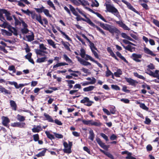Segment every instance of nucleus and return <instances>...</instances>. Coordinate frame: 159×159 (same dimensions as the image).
I'll return each mask as SVG.
<instances>
[{"label": "nucleus", "mask_w": 159, "mask_h": 159, "mask_svg": "<svg viewBox=\"0 0 159 159\" xmlns=\"http://www.w3.org/2000/svg\"><path fill=\"white\" fill-rule=\"evenodd\" d=\"M8 70L10 71H12L13 73H15L16 71L15 66L14 65L9 66L8 68Z\"/></svg>", "instance_id": "obj_44"}, {"label": "nucleus", "mask_w": 159, "mask_h": 159, "mask_svg": "<svg viewBox=\"0 0 159 159\" xmlns=\"http://www.w3.org/2000/svg\"><path fill=\"white\" fill-rule=\"evenodd\" d=\"M76 57L78 61L80 62V64L83 66H87L91 65L90 63L85 61L79 57L76 56Z\"/></svg>", "instance_id": "obj_18"}, {"label": "nucleus", "mask_w": 159, "mask_h": 159, "mask_svg": "<svg viewBox=\"0 0 159 159\" xmlns=\"http://www.w3.org/2000/svg\"><path fill=\"white\" fill-rule=\"evenodd\" d=\"M122 46L126 50H127L131 52H133V50L134 51L135 49V48L131 46V45H128L127 46H125L124 45L121 44Z\"/></svg>", "instance_id": "obj_20"}, {"label": "nucleus", "mask_w": 159, "mask_h": 159, "mask_svg": "<svg viewBox=\"0 0 159 159\" xmlns=\"http://www.w3.org/2000/svg\"><path fill=\"white\" fill-rule=\"evenodd\" d=\"M116 24H118L119 26L122 28L124 30L128 31L130 30V29L124 23L122 20L116 21Z\"/></svg>", "instance_id": "obj_15"}, {"label": "nucleus", "mask_w": 159, "mask_h": 159, "mask_svg": "<svg viewBox=\"0 0 159 159\" xmlns=\"http://www.w3.org/2000/svg\"><path fill=\"white\" fill-rule=\"evenodd\" d=\"M2 11L3 13L5 14L7 19V20H11L12 19V17L10 16V13L6 10L4 9H2Z\"/></svg>", "instance_id": "obj_23"}, {"label": "nucleus", "mask_w": 159, "mask_h": 159, "mask_svg": "<svg viewBox=\"0 0 159 159\" xmlns=\"http://www.w3.org/2000/svg\"><path fill=\"white\" fill-rule=\"evenodd\" d=\"M63 58L66 61L69 63H71L72 62V60L65 54L63 55Z\"/></svg>", "instance_id": "obj_43"}, {"label": "nucleus", "mask_w": 159, "mask_h": 159, "mask_svg": "<svg viewBox=\"0 0 159 159\" xmlns=\"http://www.w3.org/2000/svg\"><path fill=\"white\" fill-rule=\"evenodd\" d=\"M21 11L23 12L24 13L26 14V15L29 16H30V14H32V12H33L30 11L29 9H27L26 10H25L22 9H21Z\"/></svg>", "instance_id": "obj_47"}, {"label": "nucleus", "mask_w": 159, "mask_h": 159, "mask_svg": "<svg viewBox=\"0 0 159 159\" xmlns=\"http://www.w3.org/2000/svg\"><path fill=\"white\" fill-rule=\"evenodd\" d=\"M29 84H20L19 85L17 83V86L16 87V89H18L20 88H22L25 85H28Z\"/></svg>", "instance_id": "obj_59"}, {"label": "nucleus", "mask_w": 159, "mask_h": 159, "mask_svg": "<svg viewBox=\"0 0 159 159\" xmlns=\"http://www.w3.org/2000/svg\"><path fill=\"white\" fill-rule=\"evenodd\" d=\"M112 72L108 69V68H107V70L106 71V77H108L111 75H112Z\"/></svg>", "instance_id": "obj_56"}, {"label": "nucleus", "mask_w": 159, "mask_h": 159, "mask_svg": "<svg viewBox=\"0 0 159 159\" xmlns=\"http://www.w3.org/2000/svg\"><path fill=\"white\" fill-rule=\"evenodd\" d=\"M105 6H106V12H109L113 14L119 19L121 18L119 11L115 7L110 4L106 3Z\"/></svg>", "instance_id": "obj_3"}, {"label": "nucleus", "mask_w": 159, "mask_h": 159, "mask_svg": "<svg viewBox=\"0 0 159 159\" xmlns=\"http://www.w3.org/2000/svg\"><path fill=\"white\" fill-rule=\"evenodd\" d=\"M79 2H80L81 4L83 6H85L86 5H89V3L88 1H85V0H82V1L81 0H78Z\"/></svg>", "instance_id": "obj_57"}, {"label": "nucleus", "mask_w": 159, "mask_h": 159, "mask_svg": "<svg viewBox=\"0 0 159 159\" xmlns=\"http://www.w3.org/2000/svg\"><path fill=\"white\" fill-rule=\"evenodd\" d=\"M105 155L111 159H114V157L113 155L108 152H107L105 154Z\"/></svg>", "instance_id": "obj_60"}, {"label": "nucleus", "mask_w": 159, "mask_h": 159, "mask_svg": "<svg viewBox=\"0 0 159 159\" xmlns=\"http://www.w3.org/2000/svg\"><path fill=\"white\" fill-rule=\"evenodd\" d=\"M47 59V57H41V58H38L36 60V62L37 63H42L45 61L46 59Z\"/></svg>", "instance_id": "obj_42"}, {"label": "nucleus", "mask_w": 159, "mask_h": 159, "mask_svg": "<svg viewBox=\"0 0 159 159\" xmlns=\"http://www.w3.org/2000/svg\"><path fill=\"white\" fill-rule=\"evenodd\" d=\"M89 139L91 141H93L95 137V134L93 130H90L89 132Z\"/></svg>", "instance_id": "obj_34"}, {"label": "nucleus", "mask_w": 159, "mask_h": 159, "mask_svg": "<svg viewBox=\"0 0 159 159\" xmlns=\"http://www.w3.org/2000/svg\"><path fill=\"white\" fill-rule=\"evenodd\" d=\"M122 71L121 70L119 69H118L117 71L114 72V75L115 76L117 77H120V75L122 74Z\"/></svg>", "instance_id": "obj_39"}, {"label": "nucleus", "mask_w": 159, "mask_h": 159, "mask_svg": "<svg viewBox=\"0 0 159 159\" xmlns=\"http://www.w3.org/2000/svg\"><path fill=\"white\" fill-rule=\"evenodd\" d=\"M31 15L32 19H35L41 25L44 26L43 25V22L42 20L41 16L39 14V15H38L36 14L34 11H33Z\"/></svg>", "instance_id": "obj_7"}, {"label": "nucleus", "mask_w": 159, "mask_h": 159, "mask_svg": "<svg viewBox=\"0 0 159 159\" xmlns=\"http://www.w3.org/2000/svg\"><path fill=\"white\" fill-rule=\"evenodd\" d=\"M132 153H129L128 154V156L126 157L125 158L126 159H136L135 157L132 156Z\"/></svg>", "instance_id": "obj_62"}, {"label": "nucleus", "mask_w": 159, "mask_h": 159, "mask_svg": "<svg viewBox=\"0 0 159 159\" xmlns=\"http://www.w3.org/2000/svg\"><path fill=\"white\" fill-rule=\"evenodd\" d=\"M44 116L45 117L46 120L49 122H54V120L52 117L48 114L44 113L43 114Z\"/></svg>", "instance_id": "obj_26"}, {"label": "nucleus", "mask_w": 159, "mask_h": 159, "mask_svg": "<svg viewBox=\"0 0 159 159\" xmlns=\"http://www.w3.org/2000/svg\"><path fill=\"white\" fill-rule=\"evenodd\" d=\"M34 126V127L32 129L33 133H39L40 131L42 130L41 126L39 125L37 126L36 127H35V125Z\"/></svg>", "instance_id": "obj_22"}, {"label": "nucleus", "mask_w": 159, "mask_h": 159, "mask_svg": "<svg viewBox=\"0 0 159 159\" xmlns=\"http://www.w3.org/2000/svg\"><path fill=\"white\" fill-rule=\"evenodd\" d=\"M117 56L120 58L121 60H123L125 63H128V61L126 60L124 57L119 52L117 51L116 52Z\"/></svg>", "instance_id": "obj_31"}, {"label": "nucleus", "mask_w": 159, "mask_h": 159, "mask_svg": "<svg viewBox=\"0 0 159 159\" xmlns=\"http://www.w3.org/2000/svg\"><path fill=\"white\" fill-rule=\"evenodd\" d=\"M66 81L67 83V86H68L69 88L71 89L73 87L72 84H74L75 82L71 80H66Z\"/></svg>", "instance_id": "obj_30"}, {"label": "nucleus", "mask_w": 159, "mask_h": 159, "mask_svg": "<svg viewBox=\"0 0 159 159\" xmlns=\"http://www.w3.org/2000/svg\"><path fill=\"white\" fill-rule=\"evenodd\" d=\"M96 15L99 18L101 19L103 21L105 22H107V21L106 19H105L103 17L100 13L98 12H96Z\"/></svg>", "instance_id": "obj_45"}, {"label": "nucleus", "mask_w": 159, "mask_h": 159, "mask_svg": "<svg viewBox=\"0 0 159 159\" xmlns=\"http://www.w3.org/2000/svg\"><path fill=\"white\" fill-rule=\"evenodd\" d=\"M111 88L115 90H120V87L117 85H114V84H112L111 85Z\"/></svg>", "instance_id": "obj_50"}, {"label": "nucleus", "mask_w": 159, "mask_h": 159, "mask_svg": "<svg viewBox=\"0 0 159 159\" xmlns=\"http://www.w3.org/2000/svg\"><path fill=\"white\" fill-rule=\"evenodd\" d=\"M70 75H67L66 76V78L68 79H71L73 78V76H74L75 77H77L78 76V75L77 74L75 73H70Z\"/></svg>", "instance_id": "obj_46"}, {"label": "nucleus", "mask_w": 159, "mask_h": 159, "mask_svg": "<svg viewBox=\"0 0 159 159\" xmlns=\"http://www.w3.org/2000/svg\"><path fill=\"white\" fill-rule=\"evenodd\" d=\"M21 31L23 34H26L29 32V30L27 28H24L21 29Z\"/></svg>", "instance_id": "obj_52"}, {"label": "nucleus", "mask_w": 159, "mask_h": 159, "mask_svg": "<svg viewBox=\"0 0 159 159\" xmlns=\"http://www.w3.org/2000/svg\"><path fill=\"white\" fill-rule=\"evenodd\" d=\"M121 1L122 2L126 5L127 7L129 9L132 10L137 14H139V12L136 10L134 8L133 6L130 3L126 1L125 0H122Z\"/></svg>", "instance_id": "obj_12"}, {"label": "nucleus", "mask_w": 159, "mask_h": 159, "mask_svg": "<svg viewBox=\"0 0 159 159\" xmlns=\"http://www.w3.org/2000/svg\"><path fill=\"white\" fill-rule=\"evenodd\" d=\"M89 44V46L90 47V48L91 49V50H93V49L97 50V48L95 47L94 44L90 40L89 41H88Z\"/></svg>", "instance_id": "obj_40"}, {"label": "nucleus", "mask_w": 159, "mask_h": 159, "mask_svg": "<svg viewBox=\"0 0 159 159\" xmlns=\"http://www.w3.org/2000/svg\"><path fill=\"white\" fill-rule=\"evenodd\" d=\"M34 9L38 13H40L43 12L47 16L49 17H52L51 15L49 13V10L47 9H45V7L43 6H42L40 8H34Z\"/></svg>", "instance_id": "obj_6"}, {"label": "nucleus", "mask_w": 159, "mask_h": 159, "mask_svg": "<svg viewBox=\"0 0 159 159\" xmlns=\"http://www.w3.org/2000/svg\"><path fill=\"white\" fill-rule=\"evenodd\" d=\"M123 42L124 43L126 44H129V45H131L133 46H135V45L134 43L126 39H123Z\"/></svg>", "instance_id": "obj_54"}, {"label": "nucleus", "mask_w": 159, "mask_h": 159, "mask_svg": "<svg viewBox=\"0 0 159 159\" xmlns=\"http://www.w3.org/2000/svg\"><path fill=\"white\" fill-rule=\"evenodd\" d=\"M142 57V54H137L135 53H133L130 57L131 59L137 62H140L141 61L140 59Z\"/></svg>", "instance_id": "obj_9"}, {"label": "nucleus", "mask_w": 159, "mask_h": 159, "mask_svg": "<svg viewBox=\"0 0 159 159\" xmlns=\"http://www.w3.org/2000/svg\"><path fill=\"white\" fill-rule=\"evenodd\" d=\"M144 51L146 54L151 55L152 56L154 57L156 56V54L154 53L152 51L146 47L144 48Z\"/></svg>", "instance_id": "obj_21"}, {"label": "nucleus", "mask_w": 159, "mask_h": 159, "mask_svg": "<svg viewBox=\"0 0 159 159\" xmlns=\"http://www.w3.org/2000/svg\"><path fill=\"white\" fill-rule=\"evenodd\" d=\"M47 41L48 44L50 46H52L53 48H56L57 47L56 46V44L55 42L52 39H48Z\"/></svg>", "instance_id": "obj_33"}, {"label": "nucleus", "mask_w": 159, "mask_h": 159, "mask_svg": "<svg viewBox=\"0 0 159 159\" xmlns=\"http://www.w3.org/2000/svg\"><path fill=\"white\" fill-rule=\"evenodd\" d=\"M31 35H26L25 37L28 39V41L31 42L34 40V34L33 32H31Z\"/></svg>", "instance_id": "obj_28"}, {"label": "nucleus", "mask_w": 159, "mask_h": 159, "mask_svg": "<svg viewBox=\"0 0 159 159\" xmlns=\"http://www.w3.org/2000/svg\"><path fill=\"white\" fill-rule=\"evenodd\" d=\"M47 137L50 140H52V139H55V138L54 135L52 134H51L49 132L46 131L45 132Z\"/></svg>", "instance_id": "obj_35"}, {"label": "nucleus", "mask_w": 159, "mask_h": 159, "mask_svg": "<svg viewBox=\"0 0 159 159\" xmlns=\"http://www.w3.org/2000/svg\"><path fill=\"white\" fill-rule=\"evenodd\" d=\"M96 82V80L94 77H92V80L90 81H85L84 82L81 83V84L82 86H85L91 84H94Z\"/></svg>", "instance_id": "obj_19"}, {"label": "nucleus", "mask_w": 159, "mask_h": 159, "mask_svg": "<svg viewBox=\"0 0 159 159\" xmlns=\"http://www.w3.org/2000/svg\"><path fill=\"white\" fill-rule=\"evenodd\" d=\"M54 122H55L56 124L59 125H62V123L61 121L57 119L54 120Z\"/></svg>", "instance_id": "obj_61"}, {"label": "nucleus", "mask_w": 159, "mask_h": 159, "mask_svg": "<svg viewBox=\"0 0 159 159\" xmlns=\"http://www.w3.org/2000/svg\"><path fill=\"white\" fill-rule=\"evenodd\" d=\"M61 43L66 50L68 51H70V48L69 46L68 45V44L69 45H70L68 42H65L63 40H62L61 41Z\"/></svg>", "instance_id": "obj_32"}, {"label": "nucleus", "mask_w": 159, "mask_h": 159, "mask_svg": "<svg viewBox=\"0 0 159 159\" xmlns=\"http://www.w3.org/2000/svg\"><path fill=\"white\" fill-rule=\"evenodd\" d=\"M69 8L70 10L73 14L75 16H77L78 13L77 12L75 11V10L74 7L72 6L71 5H69Z\"/></svg>", "instance_id": "obj_38"}, {"label": "nucleus", "mask_w": 159, "mask_h": 159, "mask_svg": "<svg viewBox=\"0 0 159 159\" xmlns=\"http://www.w3.org/2000/svg\"><path fill=\"white\" fill-rule=\"evenodd\" d=\"M151 122V120L148 117H146L145 118V120L144 121V123L145 124L147 125H149L150 123Z\"/></svg>", "instance_id": "obj_63"}, {"label": "nucleus", "mask_w": 159, "mask_h": 159, "mask_svg": "<svg viewBox=\"0 0 159 159\" xmlns=\"http://www.w3.org/2000/svg\"><path fill=\"white\" fill-rule=\"evenodd\" d=\"M44 116L45 117L46 120L49 122H54V120L52 117L48 114L44 113L43 114Z\"/></svg>", "instance_id": "obj_27"}, {"label": "nucleus", "mask_w": 159, "mask_h": 159, "mask_svg": "<svg viewBox=\"0 0 159 159\" xmlns=\"http://www.w3.org/2000/svg\"><path fill=\"white\" fill-rule=\"evenodd\" d=\"M153 22L156 26L159 27V21H158L157 20L153 19Z\"/></svg>", "instance_id": "obj_64"}, {"label": "nucleus", "mask_w": 159, "mask_h": 159, "mask_svg": "<svg viewBox=\"0 0 159 159\" xmlns=\"http://www.w3.org/2000/svg\"><path fill=\"white\" fill-rule=\"evenodd\" d=\"M17 120L20 121H24L25 120V117L24 116L18 114L17 115Z\"/></svg>", "instance_id": "obj_48"}, {"label": "nucleus", "mask_w": 159, "mask_h": 159, "mask_svg": "<svg viewBox=\"0 0 159 159\" xmlns=\"http://www.w3.org/2000/svg\"><path fill=\"white\" fill-rule=\"evenodd\" d=\"M68 65V64L66 62L58 63L57 64H56L55 65H54V66H53V68L54 69L58 67L59 66H64L65 65Z\"/></svg>", "instance_id": "obj_36"}, {"label": "nucleus", "mask_w": 159, "mask_h": 159, "mask_svg": "<svg viewBox=\"0 0 159 159\" xmlns=\"http://www.w3.org/2000/svg\"><path fill=\"white\" fill-rule=\"evenodd\" d=\"M76 19L77 21H79L81 20H82L83 21H85L88 23L91 26L93 27L94 28H96L97 30H98L101 34L104 36H106V34L104 32L100 27L94 24L90 20V19L88 17L86 16V18H85L86 19H84L82 17H81L80 16L77 14Z\"/></svg>", "instance_id": "obj_2"}, {"label": "nucleus", "mask_w": 159, "mask_h": 159, "mask_svg": "<svg viewBox=\"0 0 159 159\" xmlns=\"http://www.w3.org/2000/svg\"><path fill=\"white\" fill-rule=\"evenodd\" d=\"M100 135L106 141L109 140L108 137L104 134L103 133H101Z\"/></svg>", "instance_id": "obj_58"}, {"label": "nucleus", "mask_w": 159, "mask_h": 159, "mask_svg": "<svg viewBox=\"0 0 159 159\" xmlns=\"http://www.w3.org/2000/svg\"><path fill=\"white\" fill-rule=\"evenodd\" d=\"M87 102V103L85 104L84 105L90 107L91 106L92 104L93 103V102L90 100L89 98L87 97H85L80 101V103H84Z\"/></svg>", "instance_id": "obj_10"}, {"label": "nucleus", "mask_w": 159, "mask_h": 159, "mask_svg": "<svg viewBox=\"0 0 159 159\" xmlns=\"http://www.w3.org/2000/svg\"><path fill=\"white\" fill-rule=\"evenodd\" d=\"M25 125V122H16L11 124V126L13 127H18L20 128H22L24 127Z\"/></svg>", "instance_id": "obj_17"}, {"label": "nucleus", "mask_w": 159, "mask_h": 159, "mask_svg": "<svg viewBox=\"0 0 159 159\" xmlns=\"http://www.w3.org/2000/svg\"><path fill=\"white\" fill-rule=\"evenodd\" d=\"M96 141L98 143L102 148L105 150H107L108 147L98 137L97 138H96Z\"/></svg>", "instance_id": "obj_16"}, {"label": "nucleus", "mask_w": 159, "mask_h": 159, "mask_svg": "<svg viewBox=\"0 0 159 159\" xmlns=\"http://www.w3.org/2000/svg\"><path fill=\"white\" fill-rule=\"evenodd\" d=\"M134 75L135 77H137L139 79L144 80H145V78L144 77H143V76L142 75H139V74L137 72H134Z\"/></svg>", "instance_id": "obj_41"}, {"label": "nucleus", "mask_w": 159, "mask_h": 159, "mask_svg": "<svg viewBox=\"0 0 159 159\" xmlns=\"http://www.w3.org/2000/svg\"><path fill=\"white\" fill-rule=\"evenodd\" d=\"M10 103L11 107L12 110L16 111L17 109V105L15 102L12 100L10 101Z\"/></svg>", "instance_id": "obj_25"}, {"label": "nucleus", "mask_w": 159, "mask_h": 159, "mask_svg": "<svg viewBox=\"0 0 159 159\" xmlns=\"http://www.w3.org/2000/svg\"><path fill=\"white\" fill-rule=\"evenodd\" d=\"M82 121L84 125L89 126H95L99 127L102 125V124L98 120H97L96 121H94L93 120H82Z\"/></svg>", "instance_id": "obj_5"}, {"label": "nucleus", "mask_w": 159, "mask_h": 159, "mask_svg": "<svg viewBox=\"0 0 159 159\" xmlns=\"http://www.w3.org/2000/svg\"><path fill=\"white\" fill-rule=\"evenodd\" d=\"M0 92L8 97L9 95L11 94V91L7 89L1 85H0Z\"/></svg>", "instance_id": "obj_8"}, {"label": "nucleus", "mask_w": 159, "mask_h": 159, "mask_svg": "<svg viewBox=\"0 0 159 159\" xmlns=\"http://www.w3.org/2000/svg\"><path fill=\"white\" fill-rule=\"evenodd\" d=\"M85 56L86 57L85 59L86 60H89L93 62L94 61V60L88 54H86Z\"/></svg>", "instance_id": "obj_53"}, {"label": "nucleus", "mask_w": 159, "mask_h": 159, "mask_svg": "<svg viewBox=\"0 0 159 159\" xmlns=\"http://www.w3.org/2000/svg\"><path fill=\"white\" fill-rule=\"evenodd\" d=\"M158 73H159V70H156L154 73L148 69L145 71V73L154 78H157Z\"/></svg>", "instance_id": "obj_13"}, {"label": "nucleus", "mask_w": 159, "mask_h": 159, "mask_svg": "<svg viewBox=\"0 0 159 159\" xmlns=\"http://www.w3.org/2000/svg\"><path fill=\"white\" fill-rule=\"evenodd\" d=\"M63 150L64 152L66 153L70 154L72 152L70 148H64Z\"/></svg>", "instance_id": "obj_51"}, {"label": "nucleus", "mask_w": 159, "mask_h": 159, "mask_svg": "<svg viewBox=\"0 0 159 159\" xmlns=\"http://www.w3.org/2000/svg\"><path fill=\"white\" fill-rule=\"evenodd\" d=\"M43 149L44 150L42 151L41 152H39V153L36 154V156L38 157L44 156L47 149L45 148H44Z\"/></svg>", "instance_id": "obj_29"}, {"label": "nucleus", "mask_w": 159, "mask_h": 159, "mask_svg": "<svg viewBox=\"0 0 159 159\" xmlns=\"http://www.w3.org/2000/svg\"><path fill=\"white\" fill-rule=\"evenodd\" d=\"M2 124L5 126L9 127V123L10 121L9 118L7 116H2L1 117Z\"/></svg>", "instance_id": "obj_11"}, {"label": "nucleus", "mask_w": 159, "mask_h": 159, "mask_svg": "<svg viewBox=\"0 0 159 159\" xmlns=\"http://www.w3.org/2000/svg\"><path fill=\"white\" fill-rule=\"evenodd\" d=\"M47 2L48 4L51 7H52L54 10H56L55 7L52 1H51L50 0L48 1Z\"/></svg>", "instance_id": "obj_49"}, {"label": "nucleus", "mask_w": 159, "mask_h": 159, "mask_svg": "<svg viewBox=\"0 0 159 159\" xmlns=\"http://www.w3.org/2000/svg\"><path fill=\"white\" fill-rule=\"evenodd\" d=\"M7 28L8 29L10 32L7 31L5 30L2 29V34H5L7 36H11L12 35V33L15 36H17L18 35L17 30L11 25H8L7 26Z\"/></svg>", "instance_id": "obj_4"}, {"label": "nucleus", "mask_w": 159, "mask_h": 159, "mask_svg": "<svg viewBox=\"0 0 159 159\" xmlns=\"http://www.w3.org/2000/svg\"><path fill=\"white\" fill-rule=\"evenodd\" d=\"M125 79L127 82L129 83V85L135 86L136 84H138V82L130 78L125 77Z\"/></svg>", "instance_id": "obj_14"}, {"label": "nucleus", "mask_w": 159, "mask_h": 159, "mask_svg": "<svg viewBox=\"0 0 159 159\" xmlns=\"http://www.w3.org/2000/svg\"><path fill=\"white\" fill-rule=\"evenodd\" d=\"M136 103L137 104H139L140 107L145 110L148 111L149 109L143 103H141L140 102L137 101Z\"/></svg>", "instance_id": "obj_24"}, {"label": "nucleus", "mask_w": 159, "mask_h": 159, "mask_svg": "<svg viewBox=\"0 0 159 159\" xmlns=\"http://www.w3.org/2000/svg\"><path fill=\"white\" fill-rule=\"evenodd\" d=\"M95 87L93 86H89V87L84 88L83 89V91L84 92H88L93 90L94 88Z\"/></svg>", "instance_id": "obj_37"}, {"label": "nucleus", "mask_w": 159, "mask_h": 159, "mask_svg": "<svg viewBox=\"0 0 159 159\" xmlns=\"http://www.w3.org/2000/svg\"><path fill=\"white\" fill-rule=\"evenodd\" d=\"M34 140L35 142H37L39 140V136L38 134H37L33 135Z\"/></svg>", "instance_id": "obj_55"}, {"label": "nucleus", "mask_w": 159, "mask_h": 159, "mask_svg": "<svg viewBox=\"0 0 159 159\" xmlns=\"http://www.w3.org/2000/svg\"><path fill=\"white\" fill-rule=\"evenodd\" d=\"M96 23L98 24H99L100 26L103 29L108 31L112 35H114V33H115L116 36L118 37L120 33V30L117 28L110 25L107 24H105L100 21H97Z\"/></svg>", "instance_id": "obj_1"}]
</instances>
